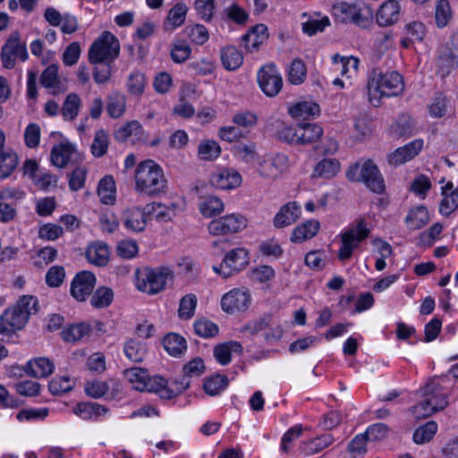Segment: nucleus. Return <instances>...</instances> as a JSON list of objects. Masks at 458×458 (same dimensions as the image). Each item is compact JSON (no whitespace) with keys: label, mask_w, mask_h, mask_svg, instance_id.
I'll list each match as a JSON object with an SVG mask.
<instances>
[{"label":"nucleus","mask_w":458,"mask_h":458,"mask_svg":"<svg viewBox=\"0 0 458 458\" xmlns=\"http://www.w3.org/2000/svg\"><path fill=\"white\" fill-rule=\"evenodd\" d=\"M197 306V297L193 293H189L181 299L178 316L182 319H190L193 315Z\"/></svg>","instance_id":"nucleus-51"},{"label":"nucleus","mask_w":458,"mask_h":458,"mask_svg":"<svg viewBox=\"0 0 458 458\" xmlns=\"http://www.w3.org/2000/svg\"><path fill=\"white\" fill-rule=\"evenodd\" d=\"M123 374L133 389L140 392L144 391L148 377V373L146 369L141 368H131L125 369Z\"/></svg>","instance_id":"nucleus-42"},{"label":"nucleus","mask_w":458,"mask_h":458,"mask_svg":"<svg viewBox=\"0 0 458 458\" xmlns=\"http://www.w3.org/2000/svg\"><path fill=\"white\" fill-rule=\"evenodd\" d=\"M447 404L448 401H445L442 396H437V399L423 397V400L412 406L410 411L416 419L420 420L428 418L433 413L443 410Z\"/></svg>","instance_id":"nucleus-18"},{"label":"nucleus","mask_w":458,"mask_h":458,"mask_svg":"<svg viewBox=\"0 0 458 458\" xmlns=\"http://www.w3.org/2000/svg\"><path fill=\"white\" fill-rule=\"evenodd\" d=\"M319 227L320 224L318 220H307L293 229L291 241L293 242H302L310 240L318 233Z\"/></svg>","instance_id":"nucleus-27"},{"label":"nucleus","mask_w":458,"mask_h":458,"mask_svg":"<svg viewBox=\"0 0 458 458\" xmlns=\"http://www.w3.org/2000/svg\"><path fill=\"white\" fill-rule=\"evenodd\" d=\"M194 331L199 336L208 338L218 334V327L210 320L199 319L194 323Z\"/></svg>","instance_id":"nucleus-59"},{"label":"nucleus","mask_w":458,"mask_h":458,"mask_svg":"<svg viewBox=\"0 0 458 458\" xmlns=\"http://www.w3.org/2000/svg\"><path fill=\"white\" fill-rule=\"evenodd\" d=\"M194 6L198 15L204 21H210L214 15L215 0H195Z\"/></svg>","instance_id":"nucleus-64"},{"label":"nucleus","mask_w":458,"mask_h":458,"mask_svg":"<svg viewBox=\"0 0 458 458\" xmlns=\"http://www.w3.org/2000/svg\"><path fill=\"white\" fill-rule=\"evenodd\" d=\"M335 440V439L332 434H323L319 437L303 442L301 445V451L305 455H314L330 446Z\"/></svg>","instance_id":"nucleus-26"},{"label":"nucleus","mask_w":458,"mask_h":458,"mask_svg":"<svg viewBox=\"0 0 458 458\" xmlns=\"http://www.w3.org/2000/svg\"><path fill=\"white\" fill-rule=\"evenodd\" d=\"M250 263L248 251L244 248H236L226 253L220 267L213 270L222 277L227 278L244 269Z\"/></svg>","instance_id":"nucleus-8"},{"label":"nucleus","mask_w":458,"mask_h":458,"mask_svg":"<svg viewBox=\"0 0 458 458\" xmlns=\"http://www.w3.org/2000/svg\"><path fill=\"white\" fill-rule=\"evenodd\" d=\"M147 214L153 213L156 219L160 222L169 221L174 216V209L162 205L161 203L154 202L145 207Z\"/></svg>","instance_id":"nucleus-61"},{"label":"nucleus","mask_w":458,"mask_h":458,"mask_svg":"<svg viewBox=\"0 0 458 458\" xmlns=\"http://www.w3.org/2000/svg\"><path fill=\"white\" fill-rule=\"evenodd\" d=\"M98 195L102 203L106 205L114 204L115 200V182L112 176L106 175L99 181Z\"/></svg>","instance_id":"nucleus-35"},{"label":"nucleus","mask_w":458,"mask_h":458,"mask_svg":"<svg viewBox=\"0 0 458 458\" xmlns=\"http://www.w3.org/2000/svg\"><path fill=\"white\" fill-rule=\"evenodd\" d=\"M438 72L441 77L448 75L457 65L458 58L452 55L448 48H440L437 58Z\"/></svg>","instance_id":"nucleus-45"},{"label":"nucleus","mask_w":458,"mask_h":458,"mask_svg":"<svg viewBox=\"0 0 458 458\" xmlns=\"http://www.w3.org/2000/svg\"><path fill=\"white\" fill-rule=\"evenodd\" d=\"M220 57L224 67L228 71L236 70L243 61L242 53L233 46L224 47L221 50Z\"/></svg>","instance_id":"nucleus-36"},{"label":"nucleus","mask_w":458,"mask_h":458,"mask_svg":"<svg viewBox=\"0 0 458 458\" xmlns=\"http://www.w3.org/2000/svg\"><path fill=\"white\" fill-rule=\"evenodd\" d=\"M191 53L189 44L182 40H178L174 44L171 49V58L174 63H183L188 59Z\"/></svg>","instance_id":"nucleus-63"},{"label":"nucleus","mask_w":458,"mask_h":458,"mask_svg":"<svg viewBox=\"0 0 458 458\" xmlns=\"http://www.w3.org/2000/svg\"><path fill=\"white\" fill-rule=\"evenodd\" d=\"M423 148L422 140H415L402 148H398L388 156V162L393 165H400L414 158Z\"/></svg>","instance_id":"nucleus-19"},{"label":"nucleus","mask_w":458,"mask_h":458,"mask_svg":"<svg viewBox=\"0 0 458 458\" xmlns=\"http://www.w3.org/2000/svg\"><path fill=\"white\" fill-rule=\"evenodd\" d=\"M81 106V100L76 93L68 94L61 109L64 119L68 121L74 120L79 114Z\"/></svg>","instance_id":"nucleus-44"},{"label":"nucleus","mask_w":458,"mask_h":458,"mask_svg":"<svg viewBox=\"0 0 458 458\" xmlns=\"http://www.w3.org/2000/svg\"><path fill=\"white\" fill-rule=\"evenodd\" d=\"M135 278V285L139 291L154 295L165 289L167 281L173 278V272L165 267L157 269L145 267L137 269Z\"/></svg>","instance_id":"nucleus-3"},{"label":"nucleus","mask_w":458,"mask_h":458,"mask_svg":"<svg viewBox=\"0 0 458 458\" xmlns=\"http://www.w3.org/2000/svg\"><path fill=\"white\" fill-rule=\"evenodd\" d=\"M301 216V207L295 202L284 205L274 218V225L277 228L288 226L297 221Z\"/></svg>","instance_id":"nucleus-23"},{"label":"nucleus","mask_w":458,"mask_h":458,"mask_svg":"<svg viewBox=\"0 0 458 458\" xmlns=\"http://www.w3.org/2000/svg\"><path fill=\"white\" fill-rule=\"evenodd\" d=\"M206 367L201 358H194L183 366L184 376L190 381V377H200L205 372Z\"/></svg>","instance_id":"nucleus-62"},{"label":"nucleus","mask_w":458,"mask_h":458,"mask_svg":"<svg viewBox=\"0 0 458 458\" xmlns=\"http://www.w3.org/2000/svg\"><path fill=\"white\" fill-rule=\"evenodd\" d=\"M91 327L87 323L72 325L62 332L65 342H78L89 336Z\"/></svg>","instance_id":"nucleus-43"},{"label":"nucleus","mask_w":458,"mask_h":458,"mask_svg":"<svg viewBox=\"0 0 458 458\" xmlns=\"http://www.w3.org/2000/svg\"><path fill=\"white\" fill-rule=\"evenodd\" d=\"M146 86L145 75L140 72H132L127 81L128 91L132 95H141Z\"/></svg>","instance_id":"nucleus-57"},{"label":"nucleus","mask_w":458,"mask_h":458,"mask_svg":"<svg viewBox=\"0 0 458 458\" xmlns=\"http://www.w3.org/2000/svg\"><path fill=\"white\" fill-rule=\"evenodd\" d=\"M190 385L191 381L182 378L174 380L172 386H168L164 377L148 375L144 391L157 394L163 399H171L186 390Z\"/></svg>","instance_id":"nucleus-7"},{"label":"nucleus","mask_w":458,"mask_h":458,"mask_svg":"<svg viewBox=\"0 0 458 458\" xmlns=\"http://www.w3.org/2000/svg\"><path fill=\"white\" fill-rule=\"evenodd\" d=\"M225 208L223 201L215 196L203 198L199 205V212L205 217H212L219 215Z\"/></svg>","instance_id":"nucleus-40"},{"label":"nucleus","mask_w":458,"mask_h":458,"mask_svg":"<svg viewBox=\"0 0 458 458\" xmlns=\"http://www.w3.org/2000/svg\"><path fill=\"white\" fill-rule=\"evenodd\" d=\"M437 431V424L433 421H428L423 426L419 427L413 432V441L417 445H422L429 442Z\"/></svg>","instance_id":"nucleus-46"},{"label":"nucleus","mask_w":458,"mask_h":458,"mask_svg":"<svg viewBox=\"0 0 458 458\" xmlns=\"http://www.w3.org/2000/svg\"><path fill=\"white\" fill-rule=\"evenodd\" d=\"M452 17L450 4L447 0H439L436 4L435 18L438 28L447 25Z\"/></svg>","instance_id":"nucleus-54"},{"label":"nucleus","mask_w":458,"mask_h":458,"mask_svg":"<svg viewBox=\"0 0 458 458\" xmlns=\"http://www.w3.org/2000/svg\"><path fill=\"white\" fill-rule=\"evenodd\" d=\"M323 135V129L317 123L299 124V144H310L318 140Z\"/></svg>","instance_id":"nucleus-37"},{"label":"nucleus","mask_w":458,"mask_h":458,"mask_svg":"<svg viewBox=\"0 0 458 458\" xmlns=\"http://www.w3.org/2000/svg\"><path fill=\"white\" fill-rule=\"evenodd\" d=\"M187 11L186 4L182 3L176 4L168 13L165 21V29L174 30L181 26L185 21Z\"/></svg>","instance_id":"nucleus-41"},{"label":"nucleus","mask_w":458,"mask_h":458,"mask_svg":"<svg viewBox=\"0 0 458 458\" xmlns=\"http://www.w3.org/2000/svg\"><path fill=\"white\" fill-rule=\"evenodd\" d=\"M401 6L397 0L385 2L377 10L376 20L379 26H391L399 20Z\"/></svg>","instance_id":"nucleus-21"},{"label":"nucleus","mask_w":458,"mask_h":458,"mask_svg":"<svg viewBox=\"0 0 458 458\" xmlns=\"http://www.w3.org/2000/svg\"><path fill=\"white\" fill-rule=\"evenodd\" d=\"M340 171V163L335 158H324L320 160L312 172V177L330 179Z\"/></svg>","instance_id":"nucleus-32"},{"label":"nucleus","mask_w":458,"mask_h":458,"mask_svg":"<svg viewBox=\"0 0 458 458\" xmlns=\"http://www.w3.org/2000/svg\"><path fill=\"white\" fill-rule=\"evenodd\" d=\"M210 182L213 186L230 190L241 185L242 175L232 168H223L214 172L210 176Z\"/></svg>","instance_id":"nucleus-17"},{"label":"nucleus","mask_w":458,"mask_h":458,"mask_svg":"<svg viewBox=\"0 0 458 458\" xmlns=\"http://www.w3.org/2000/svg\"><path fill=\"white\" fill-rule=\"evenodd\" d=\"M96 277L89 271L78 273L71 284V294L79 301H83L89 296L95 287Z\"/></svg>","instance_id":"nucleus-14"},{"label":"nucleus","mask_w":458,"mask_h":458,"mask_svg":"<svg viewBox=\"0 0 458 458\" xmlns=\"http://www.w3.org/2000/svg\"><path fill=\"white\" fill-rule=\"evenodd\" d=\"M242 346L240 343L230 341L217 344L214 348V357L221 365H227L232 360L233 352H242Z\"/></svg>","instance_id":"nucleus-30"},{"label":"nucleus","mask_w":458,"mask_h":458,"mask_svg":"<svg viewBox=\"0 0 458 458\" xmlns=\"http://www.w3.org/2000/svg\"><path fill=\"white\" fill-rule=\"evenodd\" d=\"M29 318L27 313L15 308L7 309L0 317V332L11 333L21 329Z\"/></svg>","instance_id":"nucleus-16"},{"label":"nucleus","mask_w":458,"mask_h":458,"mask_svg":"<svg viewBox=\"0 0 458 458\" xmlns=\"http://www.w3.org/2000/svg\"><path fill=\"white\" fill-rule=\"evenodd\" d=\"M289 167L288 157L278 153L273 157L264 159L259 163L257 172L267 180L278 178Z\"/></svg>","instance_id":"nucleus-13"},{"label":"nucleus","mask_w":458,"mask_h":458,"mask_svg":"<svg viewBox=\"0 0 458 458\" xmlns=\"http://www.w3.org/2000/svg\"><path fill=\"white\" fill-rule=\"evenodd\" d=\"M142 134L143 128L141 124L138 121L133 120L120 127L114 132V137L118 141H125L131 136L140 139Z\"/></svg>","instance_id":"nucleus-47"},{"label":"nucleus","mask_w":458,"mask_h":458,"mask_svg":"<svg viewBox=\"0 0 458 458\" xmlns=\"http://www.w3.org/2000/svg\"><path fill=\"white\" fill-rule=\"evenodd\" d=\"M369 100L374 106L380 105L384 97H395L403 93L404 81L403 76L397 72H381L373 70L368 81Z\"/></svg>","instance_id":"nucleus-1"},{"label":"nucleus","mask_w":458,"mask_h":458,"mask_svg":"<svg viewBox=\"0 0 458 458\" xmlns=\"http://www.w3.org/2000/svg\"><path fill=\"white\" fill-rule=\"evenodd\" d=\"M369 233L370 229L365 219H360L356 224L350 225L341 233L342 246L337 253L338 259L341 261L349 259L360 243L369 237Z\"/></svg>","instance_id":"nucleus-5"},{"label":"nucleus","mask_w":458,"mask_h":458,"mask_svg":"<svg viewBox=\"0 0 458 458\" xmlns=\"http://www.w3.org/2000/svg\"><path fill=\"white\" fill-rule=\"evenodd\" d=\"M452 386V379L448 376L434 377L420 388L422 397L437 399V396L444 397L447 401L448 392Z\"/></svg>","instance_id":"nucleus-15"},{"label":"nucleus","mask_w":458,"mask_h":458,"mask_svg":"<svg viewBox=\"0 0 458 458\" xmlns=\"http://www.w3.org/2000/svg\"><path fill=\"white\" fill-rule=\"evenodd\" d=\"M165 351L174 357H181L187 350L186 340L178 334H167L163 339Z\"/></svg>","instance_id":"nucleus-31"},{"label":"nucleus","mask_w":458,"mask_h":458,"mask_svg":"<svg viewBox=\"0 0 458 458\" xmlns=\"http://www.w3.org/2000/svg\"><path fill=\"white\" fill-rule=\"evenodd\" d=\"M221 148L215 140H206L199 145L198 154L203 160H213L219 157Z\"/></svg>","instance_id":"nucleus-53"},{"label":"nucleus","mask_w":458,"mask_h":458,"mask_svg":"<svg viewBox=\"0 0 458 458\" xmlns=\"http://www.w3.org/2000/svg\"><path fill=\"white\" fill-rule=\"evenodd\" d=\"M108 411L106 406L93 402L79 403L73 408V412L86 420H97L107 414Z\"/></svg>","instance_id":"nucleus-24"},{"label":"nucleus","mask_w":458,"mask_h":458,"mask_svg":"<svg viewBox=\"0 0 458 458\" xmlns=\"http://www.w3.org/2000/svg\"><path fill=\"white\" fill-rule=\"evenodd\" d=\"M108 147V136L104 130H99L96 132L92 145L91 152L93 156L100 157L104 156Z\"/></svg>","instance_id":"nucleus-60"},{"label":"nucleus","mask_w":458,"mask_h":458,"mask_svg":"<svg viewBox=\"0 0 458 458\" xmlns=\"http://www.w3.org/2000/svg\"><path fill=\"white\" fill-rule=\"evenodd\" d=\"M120 53L118 39L109 31H104L93 42L89 50V60L91 64L113 62Z\"/></svg>","instance_id":"nucleus-6"},{"label":"nucleus","mask_w":458,"mask_h":458,"mask_svg":"<svg viewBox=\"0 0 458 458\" xmlns=\"http://www.w3.org/2000/svg\"><path fill=\"white\" fill-rule=\"evenodd\" d=\"M288 114L297 120H308L319 115L320 107L314 101L304 100L289 106Z\"/></svg>","instance_id":"nucleus-22"},{"label":"nucleus","mask_w":458,"mask_h":458,"mask_svg":"<svg viewBox=\"0 0 458 458\" xmlns=\"http://www.w3.org/2000/svg\"><path fill=\"white\" fill-rule=\"evenodd\" d=\"M167 180L163 169L154 160L140 162L135 170V190L148 196H157L165 192Z\"/></svg>","instance_id":"nucleus-2"},{"label":"nucleus","mask_w":458,"mask_h":458,"mask_svg":"<svg viewBox=\"0 0 458 458\" xmlns=\"http://www.w3.org/2000/svg\"><path fill=\"white\" fill-rule=\"evenodd\" d=\"M251 303V295L245 287L234 288L225 293L221 299V308L228 314L243 312Z\"/></svg>","instance_id":"nucleus-11"},{"label":"nucleus","mask_w":458,"mask_h":458,"mask_svg":"<svg viewBox=\"0 0 458 458\" xmlns=\"http://www.w3.org/2000/svg\"><path fill=\"white\" fill-rule=\"evenodd\" d=\"M429 222V215L425 206L415 207L408 212L404 223L410 230L416 231Z\"/></svg>","instance_id":"nucleus-28"},{"label":"nucleus","mask_w":458,"mask_h":458,"mask_svg":"<svg viewBox=\"0 0 458 458\" xmlns=\"http://www.w3.org/2000/svg\"><path fill=\"white\" fill-rule=\"evenodd\" d=\"M40 84L45 88L52 89L53 95H57L62 91L56 65H49L43 71L40 76Z\"/></svg>","instance_id":"nucleus-39"},{"label":"nucleus","mask_w":458,"mask_h":458,"mask_svg":"<svg viewBox=\"0 0 458 458\" xmlns=\"http://www.w3.org/2000/svg\"><path fill=\"white\" fill-rule=\"evenodd\" d=\"M125 356L132 362H141L147 355L145 343L136 339H129L123 347Z\"/></svg>","instance_id":"nucleus-34"},{"label":"nucleus","mask_w":458,"mask_h":458,"mask_svg":"<svg viewBox=\"0 0 458 458\" xmlns=\"http://www.w3.org/2000/svg\"><path fill=\"white\" fill-rule=\"evenodd\" d=\"M74 152L75 148L70 142L58 144L51 150V162L57 167H64L71 160Z\"/></svg>","instance_id":"nucleus-29"},{"label":"nucleus","mask_w":458,"mask_h":458,"mask_svg":"<svg viewBox=\"0 0 458 458\" xmlns=\"http://www.w3.org/2000/svg\"><path fill=\"white\" fill-rule=\"evenodd\" d=\"M114 298V292L108 287H99L93 293L90 304L94 308L101 309L109 306Z\"/></svg>","instance_id":"nucleus-50"},{"label":"nucleus","mask_w":458,"mask_h":458,"mask_svg":"<svg viewBox=\"0 0 458 458\" xmlns=\"http://www.w3.org/2000/svg\"><path fill=\"white\" fill-rule=\"evenodd\" d=\"M307 76V68L300 58L294 59L288 68V81L294 85L303 83Z\"/></svg>","instance_id":"nucleus-48"},{"label":"nucleus","mask_w":458,"mask_h":458,"mask_svg":"<svg viewBox=\"0 0 458 458\" xmlns=\"http://www.w3.org/2000/svg\"><path fill=\"white\" fill-rule=\"evenodd\" d=\"M18 157L15 153L4 152L0 155V178H7L16 168Z\"/></svg>","instance_id":"nucleus-52"},{"label":"nucleus","mask_w":458,"mask_h":458,"mask_svg":"<svg viewBox=\"0 0 458 458\" xmlns=\"http://www.w3.org/2000/svg\"><path fill=\"white\" fill-rule=\"evenodd\" d=\"M73 386L74 383L69 377L63 376L52 379L49 382L48 389L53 394L58 395L69 392Z\"/></svg>","instance_id":"nucleus-56"},{"label":"nucleus","mask_w":458,"mask_h":458,"mask_svg":"<svg viewBox=\"0 0 458 458\" xmlns=\"http://www.w3.org/2000/svg\"><path fill=\"white\" fill-rule=\"evenodd\" d=\"M87 259L98 267L106 265L109 259V250L104 243H94L88 247L86 250Z\"/></svg>","instance_id":"nucleus-33"},{"label":"nucleus","mask_w":458,"mask_h":458,"mask_svg":"<svg viewBox=\"0 0 458 458\" xmlns=\"http://www.w3.org/2000/svg\"><path fill=\"white\" fill-rule=\"evenodd\" d=\"M258 82L264 94L269 98L276 97L283 87L282 76L273 64H266L259 69Z\"/></svg>","instance_id":"nucleus-10"},{"label":"nucleus","mask_w":458,"mask_h":458,"mask_svg":"<svg viewBox=\"0 0 458 458\" xmlns=\"http://www.w3.org/2000/svg\"><path fill=\"white\" fill-rule=\"evenodd\" d=\"M55 365L47 358L40 357L30 360L25 366V371L33 377H46L54 371Z\"/></svg>","instance_id":"nucleus-25"},{"label":"nucleus","mask_w":458,"mask_h":458,"mask_svg":"<svg viewBox=\"0 0 458 458\" xmlns=\"http://www.w3.org/2000/svg\"><path fill=\"white\" fill-rule=\"evenodd\" d=\"M6 51H10L16 57L21 58V60L25 61L28 59V52L26 48V45L21 43L20 41V34L17 31H14L8 40L4 45Z\"/></svg>","instance_id":"nucleus-49"},{"label":"nucleus","mask_w":458,"mask_h":458,"mask_svg":"<svg viewBox=\"0 0 458 458\" xmlns=\"http://www.w3.org/2000/svg\"><path fill=\"white\" fill-rule=\"evenodd\" d=\"M346 177L352 182H362L376 193H381L385 190L384 179L371 160L365 161L361 167L359 164L351 165L346 171Z\"/></svg>","instance_id":"nucleus-4"},{"label":"nucleus","mask_w":458,"mask_h":458,"mask_svg":"<svg viewBox=\"0 0 458 458\" xmlns=\"http://www.w3.org/2000/svg\"><path fill=\"white\" fill-rule=\"evenodd\" d=\"M272 325L273 316L271 314H265L258 319L250 321L248 324H246L243 327V331L251 335H255Z\"/></svg>","instance_id":"nucleus-58"},{"label":"nucleus","mask_w":458,"mask_h":458,"mask_svg":"<svg viewBox=\"0 0 458 458\" xmlns=\"http://www.w3.org/2000/svg\"><path fill=\"white\" fill-rule=\"evenodd\" d=\"M126 106L125 96L118 91H113L107 97L106 111L112 118L121 117Z\"/></svg>","instance_id":"nucleus-38"},{"label":"nucleus","mask_w":458,"mask_h":458,"mask_svg":"<svg viewBox=\"0 0 458 458\" xmlns=\"http://www.w3.org/2000/svg\"><path fill=\"white\" fill-rule=\"evenodd\" d=\"M246 225V219L242 215L231 214L211 221L208 230L213 235H225L235 233Z\"/></svg>","instance_id":"nucleus-12"},{"label":"nucleus","mask_w":458,"mask_h":458,"mask_svg":"<svg viewBox=\"0 0 458 458\" xmlns=\"http://www.w3.org/2000/svg\"><path fill=\"white\" fill-rule=\"evenodd\" d=\"M228 385V378L225 376L216 375L207 379L204 383V390L209 395H216Z\"/></svg>","instance_id":"nucleus-55"},{"label":"nucleus","mask_w":458,"mask_h":458,"mask_svg":"<svg viewBox=\"0 0 458 458\" xmlns=\"http://www.w3.org/2000/svg\"><path fill=\"white\" fill-rule=\"evenodd\" d=\"M146 209L133 207L127 208L123 213V223L125 228L133 233H140L147 226Z\"/></svg>","instance_id":"nucleus-20"},{"label":"nucleus","mask_w":458,"mask_h":458,"mask_svg":"<svg viewBox=\"0 0 458 458\" xmlns=\"http://www.w3.org/2000/svg\"><path fill=\"white\" fill-rule=\"evenodd\" d=\"M334 17L342 23L352 22L360 27H365L369 20L364 14L361 5L357 3L339 2L332 6Z\"/></svg>","instance_id":"nucleus-9"}]
</instances>
